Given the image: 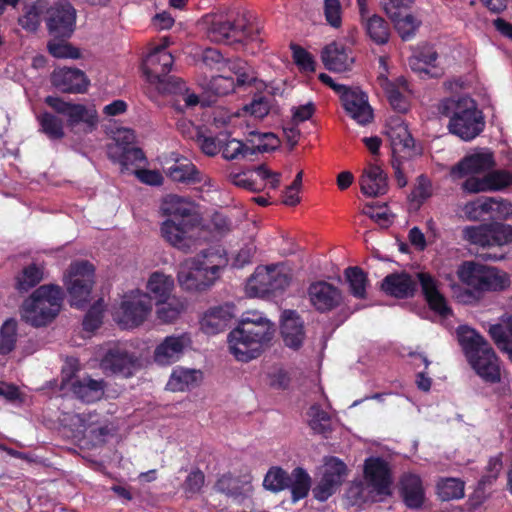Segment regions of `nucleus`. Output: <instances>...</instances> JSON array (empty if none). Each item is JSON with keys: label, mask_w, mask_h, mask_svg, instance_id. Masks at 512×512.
<instances>
[{"label": "nucleus", "mask_w": 512, "mask_h": 512, "mask_svg": "<svg viewBox=\"0 0 512 512\" xmlns=\"http://www.w3.org/2000/svg\"><path fill=\"white\" fill-rule=\"evenodd\" d=\"M161 209L168 217L160 226L161 236L182 252L190 253L204 243H219L224 238V216L221 212H215L209 224H202L192 203L177 195L167 196Z\"/></svg>", "instance_id": "nucleus-1"}, {"label": "nucleus", "mask_w": 512, "mask_h": 512, "mask_svg": "<svg viewBox=\"0 0 512 512\" xmlns=\"http://www.w3.org/2000/svg\"><path fill=\"white\" fill-rule=\"evenodd\" d=\"M275 333V325L259 312H247L228 335L229 350L236 360L249 362L257 358L262 347Z\"/></svg>", "instance_id": "nucleus-2"}, {"label": "nucleus", "mask_w": 512, "mask_h": 512, "mask_svg": "<svg viewBox=\"0 0 512 512\" xmlns=\"http://www.w3.org/2000/svg\"><path fill=\"white\" fill-rule=\"evenodd\" d=\"M460 346L476 374L486 383L501 380L499 359L488 341L475 329L462 325L457 328Z\"/></svg>", "instance_id": "nucleus-3"}, {"label": "nucleus", "mask_w": 512, "mask_h": 512, "mask_svg": "<svg viewBox=\"0 0 512 512\" xmlns=\"http://www.w3.org/2000/svg\"><path fill=\"white\" fill-rule=\"evenodd\" d=\"M438 111L449 117V131L462 140H472L484 129L482 112L469 96L446 98L439 103Z\"/></svg>", "instance_id": "nucleus-4"}, {"label": "nucleus", "mask_w": 512, "mask_h": 512, "mask_svg": "<svg viewBox=\"0 0 512 512\" xmlns=\"http://www.w3.org/2000/svg\"><path fill=\"white\" fill-rule=\"evenodd\" d=\"M221 251L205 249L184 260L178 271V282L187 291H200L211 286L220 276Z\"/></svg>", "instance_id": "nucleus-5"}, {"label": "nucleus", "mask_w": 512, "mask_h": 512, "mask_svg": "<svg viewBox=\"0 0 512 512\" xmlns=\"http://www.w3.org/2000/svg\"><path fill=\"white\" fill-rule=\"evenodd\" d=\"M456 273L461 283L469 288V294L476 299L486 293L502 292L511 284L507 272L475 261H463Z\"/></svg>", "instance_id": "nucleus-6"}, {"label": "nucleus", "mask_w": 512, "mask_h": 512, "mask_svg": "<svg viewBox=\"0 0 512 512\" xmlns=\"http://www.w3.org/2000/svg\"><path fill=\"white\" fill-rule=\"evenodd\" d=\"M259 35V26L240 2L226 6V56L230 51L246 52L250 44L261 41Z\"/></svg>", "instance_id": "nucleus-7"}, {"label": "nucleus", "mask_w": 512, "mask_h": 512, "mask_svg": "<svg viewBox=\"0 0 512 512\" xmlns=\"http://www.w3.org/2000/svg\"><path fill=\"white\" fill-rule=\"evenodd\" d=\"M63 301V291L57 285H42L22 304L21 318L34 327H42L58 315Z\"/></svg>", "instance_id": "nucleus-8"}, {"label": "nucleus", "mask_w": 512, "mask_h": 512, "mask_svg": "<svg viewBox=\"0 0 512 512\" xmlns=\"http://www.w3.org/2000/svg\"><path fill=\"white\" fill-rule=\"evenodd\" d=\"M291 282V276L284 265L258 266L250 276L248 285L257 296L270 297L281 294Z\"/></svg>", "instance_id": "nucleus-9"}, {"label": "nucleus", "mask_w": 512, "mask_h": 512, "mask_svg": "<svg viewBox=\"0 0 512 512\" xmlns=\"http://www.w3.org/2000/svg\"><path fill=\"white\" fill-rule=\"evenodd\" d=\"M94 266L88 261L72 263L64 276L71 306L83 308L89 301L94 283Z\"/></svg>", "instance_id": "nucleus-10"}, {"label": "nucleus", "mask_w": 512, "mask_h": 512, "mask_svg": "<svg viewBox=\"0 0 512 512\" xmlns=\"http://www.w3.org/2000/svg\"><path fill=\"white\" fill-rule=\"evenodd\" d=\"M152 311V300L148 293L139 289L124 294L115 319L123 328H134L142 324Z\"/></svg>", "instance_id": "nucleus-11"}, {"label": "nucleus", "mask_w": 512, "mask_h": 512, "mask_svg": "<svg viewBox=\"0 0 512 512\" xmlns=\"http://www.w3.org/2000/svg\"><path fill=\"white\" fill-rule=\"evenodd\" d=\"M365 488L372 502L383 501L392 494V478L388 463L379 457H369L364 463Z\"/></svg>", "instance_id": "nucleus-12"}, {"label": "nucleus", "mask_w": 512, "mask_h": 512, "mask_svg": "<svg viewBox=\"0 0 512 512\" xmlns=\"http://www.w3.org/2000/svg\"><path fill=\"white\" fill-rule=\"evenodd\" d=\"M463 237L482 247L503 246L512 242V226L499 222L468 226L463 229Z\"/></svg>", "instance_id": "nucleus-13"}, {"label": "nucleus", "mask_w": 512, "mask_h": 512, "mask_svg": "<svg viewBox=\"0 0 512 512\" xmlns=\"http://www.w3.org/2000/svg\"><path fill=\"white\" fill-rule=\"evenodd\" d=\"M166 175L174 182L186 185L201 184L199 191L202 194L216 191L212 179L199 171L197 167L185 157L175 159L174 163L166 168ZM201 197L205 199L204 195Z\"/></svg>", "instance_id": "nucleus-14"}, {"label": "nucleus", "mask_w": 512, "mask_h": 512, "mask_svg": "<svg viewBox=\"0 0 512 512\" xmlns=\"http://www.w3.org/2000/svg\"><path fill=\"white\" fill-rule=\"evenodd\" d=\"M170 42L164 38L155 46L143 61V72L151 83L163 84L174 63L173 55L167 50Z\"/></svg>", "instance_id": "nucleus-15"}, {"label": "nucleus", "mask_w": 512, "mask_h": 512, "mask_svg": "<svg viewBox=\"0 0 512 512\" xmlns=\"http://www.w3.org/2000/svg\"><path fill=\"white\" fill-rule=\"evenodd\" d=\"M47 27L55 39L69 38L75 29L76 10L68 1H58L48 9Z\"/></svg>", "instance_id": "nucleus-16"}, {"label": "nucleus", "mask_w": 512, "mask_h": 512, "mask_svg": "<svg viewBox=\"0 0 512 512\" xmlns=\"http://www.w3.org/2000/svg\"><path fill=\"white\" fill-rule=\"evenodd\" d=\"M106 383L103 379H94L89 375L62 378L61 389L70 391L75 398L84 403H94L104 396Z\"/></svg>", "instance_id": "nucleus-17"}, {"label": "nucleus", "mask_w": 512, "mask_h": 512, "mask_svg": "<svg viewBox=\"0 0 512 512\" xmlns=\"http://www.w3.org/2000/svg\"><path fill=\"white\" fill-rule=\"evenodd\" d=\"M100 366L106 373L129 377L139 369L140 361L124 346L115 345L108 349L101 360Z\"/></svg>", "instance_id": "nucleus-18"}, {"label": "nucleus", "mask_w": 512, "mask_h": 512, "mask_svg": "<svg viewBox=\"0 0 512 512\" xmlns=\"http://www.w3.org/2000/svg\"><path fill=\"white\" fill-rule=\"evenodd\" d=\"M346 471L347 467L343 461L336 457L327 458L322 478L312 490L314 498L324 502L332 496L337 487L341 485Z\"/></svg>", "instance_id": "nucleus-19"}, {"label": "nucleus", "mask_w": 512, "mask_h": 512, "mask_svg": "<svg viewBox=\"0 0 512 512\" xmlns=\"http://www.w3.org/2000/svg\"><path fill=\"white\" fill-rule=\"evenodd\" d=\"M311 306L319 313L330 312L342 304L341 290L326 281H315L307 289Z\"/></svg>", "instance_id": "nucleus-20"}, {"label": "nucleus", "mask_w": 512, "mask_h": 512, "mask_svg": "<svg viewBox=\"0 0 512 512\" xmlns=\"http://www.w3.org/2000/svg\"><path fill=\"white\" fill-rule=\"evenodd\" d=\"M226 68L232 73L231 76H226V95L245 90L258 80L255 69L240 57H226Z\"/></svg>", "instance_id": "nucleus-21"}, {"label": "nucleus", "mask_w": 512, "mask_h": 512, "mask_svg": "<svg viewBox=\"0 0 512 512\" xmlns=\"http://www.w3.org/2000/svg\"><path fill=\"white\" fill-rule=\"evenodd\" d=\"M387 136L392 147V157L410 159L417 154L414 139L401 118H393L387 125Z\"/></svg>", "instance_id": "nucleus-22"}, {"label": "nucleus", "mask_w": 512, "mask_h": 512, "mask_svg": "<svg viewBox=\"0 0 512 512\" xmlns=\"http://www.w3.org/2000/svg\"><path fill=\"white\" fill-rule=\"evenodd\" d=\"M190 344L191 338L187 333L167 336L155 347L153 359L158 365H171L180 360Z\"/></svg>", "instance_id": "nucleus-23"}, {"label": "nucleus", "mask_w": 512, "mask_h": 512, "mask_svg": "<svg viewBox=\"0 0 512 512\" xmlns=\"http://www.w3.org/2000/svg\"><path fill=\"white\" fill-rule=\"evenodd\" d=\"M45 102L57 113L66 116L70 126H75L80 122H85L89 126H94L97 122L96 111L94 109H87L82 104L66 102L61 98L54 96L46 97Z\"/></svg>", "instance_id": "nucleus-24"}, {"label": "nucleus", "mask_w": 512, "mask_h": 512, "mask_svg": "<svg viewBox=\"0 0 512 512\" xmlns=\"http://www.w3.org/2000/svg\"><path fill=\"white\" fill-rule=\"evenodd\" d=\"M416 277L429 307L444 318L452 315L451 308L439 291L438 280L429 272L423 271L416 273Z\"/></svg>", "instance_id": "nucleus-25"}, {"label": "nucleus", "mask_w": 512, "mask_h": 512, "mask_svg": "<svg viewBox=\"0 0 512 512\" xmlns=\"http://www.w3.org/2000/svg\"><path fill=\"white\" fill-rule=\"evenodd\" d=\"M75 419L77 420L78 431L89 436L94 444L104 443L113 430L109 420L95 412L77 414Z\"/></svg>", "instance_id": "nucleus-26"}, {"label": "nucleus", "mask_w": 512, "mask_h": 512, "mask_svg": "<svg viewBox=\"0 0 512 512\" xmlns=\"http://www.w3.org/2000/svg\"><path fill=\"white\" fill-rule=\"evenodd\" d=\"M340 98L346 112L359 124L365 125L372 120V109L364 92L348 87L341 93Z\"/></svg>", "instance_id": "nucleus-27"}, {"label": "nucleus", "mask_w": 512, "mask_h": 512, "mask_svg": "<svg viewBox=\"0 0 512 512\" xmlns=\"http://www.w3.org/2000/svg\"><path fill=\"white\" fill-rule=\"evenodd\" d=\"M51 82L58 90L69 93H82L89 84L83 71L67 67L55 69Z\"/></svg>", "instance_id": "nucleus-28"}, {"label": "nucleus", "mask_w": 512, "mask_h": 512, "mask_svg": "<svg viewBox=\"0 0 512 512\" xmlns=\"http://www.w3.org/2000/svg\"><path fill=\"white\" fill-rule=\"evenodd\" d=\"M281 335L285 345L299 350L305 340L304 322L294 310H285L282 314Z\"/></svg>", "instance_id": "nucleus-29"}, {"label": "nucleus", "mask_w": 512, "mask_h": 512, "mask_svg": "<svg viewBox=\"0 0 512 512\" xmlns=\"http://www.w3.org/2000/svg\"><path fill=\"white\" fill-rule=\"evenodd\" d=\"M398 492L410 509H419L425 502V489L421 478L416 474H403L398 483Z\"/></svg>", "instance_id": "nucleus-30"}, {"label": "nucleus", "mask_w": 512, "mask_h": 512, "mask_svg": "<svg viewBox=\"0 0 512 512\" xmlns=\"http://www.w3.org/2000/svg\"><path fill=\"white\" fill-rule=\"evenodd\" d=\"M348 48L340 42H332L321 51V60L326 69L332 72H345L351 70L354 58Z\"/></svg>", "instance_id": "nucleus-31"}, {"label": "nucleus", "mask_w": 512, "mask_h": 512, "mask_svg": "<svg viewBox=\"0 0 512 512\" xmlns=\"http://www.w3.org/2000/svg\"><path fill=\"white\" fill-rule=\"evenodd\" d=\"M495 165L491 152H475L465 156L451 170L455 177L462 178L467 175L482 173L492 169Z\"/></svg>", "instance_id": "nucleus-32"}, {"label": "nucleus", "mask_w": 512, "mask_h": 512, "mask_svg": "<svg viewBox=\"0 0 512 512\" xmlns=\"http://www.w3.org/2000/svg\"><path fill=\"white\" fill-rule=\"evenodd\" d=\"M381 289L389 296L406 299L414 296L417 290V282L406 272H396L384 277Z\"/></svg>", "instance_id": "nucleus-33"}, {"label": "nucleus", "mask_w": 512, "mask_h": 512, "mask_svg": "<svg viewBox=\"0 0 512 512\" xmlns=\"http://www.w3.org/2000/svg\"><path fill=\"white\" fill-rule=\"evenodd\" d=\"M361 192L368 197H378L388 191L387 174L376 164H370L360 178Z\"/></svg>", "instance_id": "nucleus-34"}, {"label": "nucleus", "mask_w": 512, "mask_h": 512, "mask_svg": "<svg viewBox=\"0 0 512 512\" xmlns=\"http://www.w3.org/2000/svg\"><path fill=\"white\" fill-rule=\"evenodd\" d=\"M203 379L202 372L196 369L176 367L173 369L167 382L170 391H188L198 387Z\"/></svg>", "instance_id": "nucleus-35"}, {"label": "nucleus", "mask_w": 512, "mask_h": 512, "mask_svg": "<svg viewBox=\"0 0 512 512\" xmlns=\"http://www.w3.org/2000/svg\"><path fill=\"white\" fill-rule=\"evenodd\" d=\"M146 287L151 299L154 298L156 302H165L169 300L174 289V279L170 275L156 271L148 278Z\"/></svg>", "instance_id": "nucleus-36"}, {"label": "nucleus", "mask_w": 512, "mask_h": 512, "mask_svg": "<svg viewBox=\"0 0 512 512\" xmlns=\"http://www.w3.org/2000/svg\"><path fill=\"white\" fill-rule=\"evenodd\" d=\"M252 490L251 476L249 474H243L240 477H226V495L235 503H250Z\"/></svg>", "instance_id": "nucleus-37"}, {"label": "nucleus", "mask_w": 512, "mask_h": 512, "mask_svg": "<svg viewBox=\"0 0 512 512\" xmlns=\"http://www.w3.org/2000/svg\"><path fill=\"white\" fill-rule=\"evenodd\" d=\"M287 484V489L291 491V500L296 503L308 496L312 479L304 468L296 467L290 473Z\"/></svg>", "instance_id": "nucleus-38"}, {"label": "nucleus", "mask_w": 512, "mask_h": 512, "mask_svg": "<svg viewBox=\"0 0 512 512\" xmlns=\"http://www.w3.org/2000/svg\"><path fill=\"white\" fill-rule=\"evenodd\" d=\"M107 155L113 162L121 165L122 171L129 170L146 160L143 151L137 147H131L124 151H120L117 146L107 147Z\"/></svg>", "instance_id": "nucleus-39"}, {"label": "nucleus", "mask_w": 512, "mask_h": 512, "mask_svg": "<svg viewBox=\"0 0 512 512\" xmlns=\"http://www.w3.org/2000/svg\"><path fill=\"white\" fill-rule=\"evenodd\" d=\"M365 29L370 39L376 44L383 45L388 42L390 36L389 25L382 17L376 14L368 17Z\"/></svg>", "instance_id": "nucleus-40"}, {"label": "nucleus", "mask_w": 512, "mask_h": 512, "mask_svg": "<svg viewBox=\"0 0 512 512\" xmlns=\"http://www.w3.org/2000/svg\"><path fill=\"white\" fill-rule=\"evenodd\" d=\"M43 275L44 269L42 266L35 263L28 265L17 276L16 289L19 292H27L43 279Z\"/></svg>", "instance_id": "nucleus-41"}, {"label": "nucleus", "mask_w": 512, "mask_h": 512, "mask_svg": "<svg viewBox=\"0 0 512 512\" xmlns=\"http://www.w3.org/2000/svg\"><path fill=\"white\" fill-rule=\"evenodd\" d=\"M345 278L349 284L350 293L356 298L364 299L368 282L366 273L360 267H348L345 270Z\"/></svg>", "instance_id": "nucleus-42"}, {"label": "nucleus", "mask_w": 512, "mask_h": 512, "mask_svg": "<svg viewBox=\"0 0 512 512\" xmlns=\"http://www.w3.org/2000/svg\"><path fill=\"white\" fill-rule=\"evenodd\" d=\"M158 305L156 314L163 323L175 321L186 309V302L179 298H169L165 302H156Z\"/></svg>", "instance_id": "nucleus-43"}, {"label": "nucleus", "mask_w": 512, "mask_h": 512, "mask_svg": "<svg viewBox=\"0 0 512 512\" xmlns=\"http://www.w3.org/2000/svg\"><path fill=\"white\" fill-rule=\"evenodd\" d=\"M309 426L318 434L327 437L332 430V420L329 413L324 411L319 405H312L308 411Z\"/></svg>", "instance_id": "nucleus-44"}, {"label": "nucleus", "mask_w": 512, "mask_h": 512, "mask_svg": "<svg viewBox=\"0 0 512 512\" xmlns=\"http://www.w3.org/2000/svg\"><path fill=\"white\" fill-rule=\"evenodd\" d=\"M201 330L207 335H215L222 332L224 328V309L217 306L209 309L203 315L201 321Z\"/></svg>", "instance_id": "nucleus-45"}, {"label": "nucleus", "mask_w": 512, "mask_h": 512, "mask_svg": "<svg viewBox=\"0 0 512 512\" xmlns=\"http://www.w3.org/2000/svg\"><path fill=\"white\" fill-rule=\"evenodd\" d=\"M437 495L442 501L460 499L464 496V482L457 478L441 479L437 483Z\"/></svg>", "instance_id": "nucleus-46"}, {"label": "nucleus", "mask_w": 512, "mask_h": 512, "mask_svg": "<svg viewBox=\"0 0 512 512\" xmlns=\"http://www.w3.org/2000/svg\"><path fill=\"white\" fill-rule=\"evenodd\" d=\"M393 23L396 31L402 40L407 41L414 37L420 22L411 14L398 13L394 17H389Z\"/></svg>", "instance_id": "nucleus-47"}, {"label": "nucleus", "mask_w": 512, "mask_h": 512, "mask_svg": "<svg viewBox=\"0 0 512 512\" xmlns=\"http://www.w3.org/2000/svg\"><path fill=\"white\" fill-rule=\"evenodd\" d=\"M41 131L50 139H61L64 136L63 121L57 116L44 112L38 115Z\"/></svg>", "instance_id": "nucleus-48"}, {"label": "nucleus", "mask_w": 512, "mask_h": 512, "mask_svg": "<svg viewBox=\"0 0 512 512\" xmlns=\"http://www.w3.org/2000/svg\"><path fill=\"white\" fill-rule=\"evenodd\" d=\"M289 473L281 467H271L266 473L263 486L272 492H280L287 489Z\"/></svg>", "instance_id": "nucleus-49"}, {"label": "nucleus", "mask_w": 512, "mask_h": 512, "mask_svg": "<svg viewBox=\"0 0 512 512\" xmlns=\"http://www.w3.org/2000/svg\"><path fill=\"white\" fill-rule=\"evenodd\" d=\"M274 99L272 96H264L262 94H255L250 104L243 106L242 111L249 113L255 118L263 119L266 117L273 106Z\"/></svg>", "instance_id": "nucleus-50"}, {"label": "nucleus", "mask_w": 512, "mask_h": 512, "mask_svg": "<svg viewBox=\"0 0 512 512\" xmlns=\"http://www.w3.org/2000/svg\"><path fill=\"white\" fill-rule=\"evenodd\" d=\"M17 341V322L14 319L6 320L0 329V354L10 353Z\"/></svg>", "instance_id": "nucleus-51"}, {"label": "nucleus", "mask_w": 512, "mask_h": 512, "mask_svg": "<svg viewBox=\"0 0 512 512\" xmlns=\"http://www.w3.org/2000/svg\"><path fill=\"white\" fill-rule=\"evenodd\" d=\"M251 135L258 137V145L252 148H246L245 152L250 153V155H255L257 153H265L272 152L279 148L280 140L276 134L272 132L259 133V132H251Z\"/></svg>", "instance_id": "nucleus-52"}, {"label": "nucleus", "mask_w": 512, "mask_h": 512, "mask_svg": "<svg viewBox=\"0 0 512 512\" xmlns=\"http://www.w3.org/2000/svg\"><path fill=\"white\" fill-rule=\"evenodd\" d=\"M290 48L292 50L293 61L301 71L315 72L316 62L307 50L293 43L290 45Z\"/></svg>", "instance_id": "nucleus-53"}, {"label": "nucleus", "mask_w": 512, "mask_h": 512, "mask_svg": "<svg viewBox=\"0 0 512 512\" xmlns=\"http://www.w3.org/2000/svg\"><path fill=\"white\" fill-rule=\"evenodd\" d=\"M135 133L130 128L120 127L113 132L112 142L107 147L117 146L120 151L135 147Z\"/></svg>", "instance_id": "nucleus-54"}, {"label": "nucleus", "mask_w": 512, "mask_h": 512, "mask_svg": "<svg viewBox=\"0 0 512 512\" xmlns=\"http://www.w3.org/2000/svg\"><path fill=\"white\" fill-rule=\"evenodd\" d=\"M196 141L203 151L208 156H214L220 152L222 143L221 141L211 134H207L203 130L196 131Z\"/></svg>", "instance_id": "nucleus-55"}, {"label": "nucleus", "mask_w": 512, "mask_h": 512, "mask_svg": "<svg viewBox=\"0 0 512 512\" xmlns=\"http://www.w3.org/2000/svg\"><path fill=\"white\" fill-rule=\"evenodd\" d=\"M48 50L56 58L78 59L80 57L79 49L63 41L49 42Z\"/></svg>", "instance_id": "nucleus-56"}, {"label": "nucleus", "mask_w": 512, "mask_h": 512, "mask_svg": "<svg viewBox=\"0 0 512 512\" xmlns=\"http://www.w3.org/2000/svg\"><path fill=\"white\" fill-rule=\"evenodd\" d=\"M205 482V476L199 469L192 470L183 483V490L188 497L198 494Z\"/></svg>", "instance_id": "nucleus-57"}, {"label": "nucleus", "mask_w": 512, "mask_h": 512, "mask_svg": "<svg viewBox=\"0 0 512 512\" xmlns=\"http://www.w3.org/2000/svg\"><path fill=\"white\" fill-rule=\"evenodd\" d=\"M485 176L490 191H498L512 184V174L508 171L496 170Z\"/></svg>", "instance_id": "nucleus-58"}, {"label": "nucleus", "mask_w": 512, "mask_h": 512, "mask_svg": "<svg viewBox=\"0 0 512 512\" xmlns=\"http://www.w3.org/2000/svg\"><path fill=\"white\" fill-rule=\"evenodd\" d=\"M256 252L255 244L250 241L246 243L233 257L231 268L240 269L245 265H248L252 262V258Z\"/></svg>", "instance_id": "nucleus-59"}, {"label": "nucleus", "mask_w": 512, "mask_h": 512, "mask_svg": "<svg viewBox=\"0 0 512 512\" xmlns=\"http://www.w3.org/2000/svg\"><path fill=\"white\" fill-rule=\"evenodd\" d=\"M488 333L497 348L507 353L509 347V330L507 331L501 324H493L489 327Z\"/></svg>", "instance_id": "nucleus-60"}, {"label": "nucleus", "mask_w": 512, "mask_h": 512, "mask_svg": "<svg viewBox=\"0 0 512 512\" xmlns=\"http://www.w3.org/2000/svg\"><path fill=\"white\" fill-rule=\"evenodd\" d=\"M324 14L327 22L335 28L341 25V4L339 0H324Z\"/></svg>", "instance_id": "nucleus-61"}, {"label": "nucleus", "mask_w": 512, "mask_h": 512, "mask_svg": "<svg viewBox=\"0 0 512 512\" xmlns=\"http://www.w3.org/2000/svg\"><path fill=\"white\" fill-rule=\"evenodd\" d=\"M174 85L175 87L173 89H170L171 92H182L185 91L183 94V101L184 105L180 104H174V107L177 111L183 112L184 108H191L196 106L199 103V97L194 93H189L188 89L184 87V83H182L178 79H174Z\"/></svg>", "instance_id": "nucleus-62"}, {"label": "nucleus", "mask_w": 512, "mask_h": 512, "mask_svg": "<svg viewBox=\"0 0 512 512\" xmlns=\"http://www.w3.org/2000/svg\"><path fill=\"white\" fill-rule=\"evenodd\" d=\"M40 22V11L36 6L29 7L26 13L19 18V24L21 27L28 31H36Z\"/></svg>", "instance_id": "nucleus-63"}, {"label": "nucleus", "mask_w": 512, "mask_h": 512, "mask_svg": "<svg viewBox=\"0 0 512 512\" xmlns=\"http://www.w3.org/2000/svg\"><path fill=\"white\" fill-rule=\"evenodd\" d=\"M202 62L207 68L211 70L215 69L216 71H221L224 66L223 56L221 52L215 48H207L203 51Z\"/></svg>", "instance_id": "nucleus-64"}]
</instances>
